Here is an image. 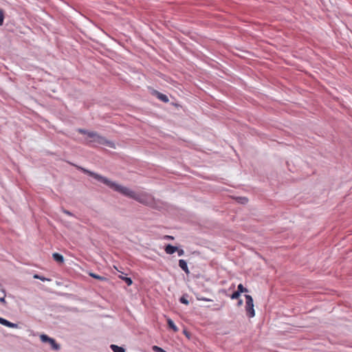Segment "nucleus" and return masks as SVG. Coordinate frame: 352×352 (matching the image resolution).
<instances>
[{"instance_id":"10","label":"nucleus","mask_w":352,"mask_h":352,"mask_svg":"<svg viewBox=\"0 0 352 352\" xmlns=\"http://www.w3.org/2000/svg\"><path fill=\"white\" fill-rule=\"evenodd\" d=\"M89 276H91L94 278H96V279H98V280H102V281L107 280V278L106 277L99 276V275L96 274L94 273H89Z\"/></svg>"},{"instance_id":"26","label":"nucleus","mask_w":352,"mask_h":352,"mask_svg":"<svg viewBox=\"0 0 352 352\" xmlns=\"http://www.w3.org/2000/svg\"><path fill=\"white\" fill-rule=\"evenodd\" d=\"M243 199L244 200L245 202L248 201V199L246 198H243Z\"/></svg>"},{"instance_id":"2","label":"nucleus","mask_w":352,"mask_h":352,"mask_svg":"<svg viewBox=\"0 0 352 352\" xmlns=\"http://www.w3.org/2000/svg\"><path fill=\"white\" fill-rule=\"evenodd\" d=\"M78 131L82 134H86L91 140L90 142H96L102 145H107L111 148H115L113 142L107 140L105 138L100 135L98 133L94 131H87L84 129H79Z\"/></svg>"},{"instance_id":"9","label":"nucleus","mask_w":352,"mask_h":352,"mask_svg":"<svg viewBox=\"0 0 352 352\" xmlns=\"http://www.w3.org/2000/svg\"><path fill=\"white\" fill-rule=\"evenodd\" d=\"M110 348L113 352H125L124 349L122 347L117 346L116 344H111L110 346Z\"/></svg>"},{"instance_id":"25","label":"nucleus","mask_w":352,"mask_h":352,"mask_svg":"<svg viewBox=\"0 0 352 352\" xmlns=\"http://www.w3.org/2000/svg\"><path fill=\"white\" fill-rule=\"evenodd\" d=\"M242 303H243L242 300H240L238 302V305H239V306H240V305H242Z\"/></svg>"},{"instance_id":"15","label":"nucleus","mask_w":352,"mask_h":352,"mask_svg":"<svg viewBox=\"0 0 352 352\" xmlns=\"http://www.w3.org/2000/svg\"><path fill=\"white\" fill-rule=\"evenodd\" d=\"M152 349L155 352H166L163 349L157 346H153Z\"/></svg>"},{"instance_id":"22","label":"nucleus","mask_w":352,"mask_h":352,"mask_svg":"<svg viewBox=\"0 0 352 352\" xmlns=\"http://www.w3.org/2000/svg\"><path fill=\"white\" fill-rule=\"evenodd\" d=\"M179 256H182L184 254V252L183 250H177Z\"/></svg>"},{"instance_id":"21","label":"nucleus","mask_w":352,"mask_h":352,"mask_svg":"<svg viewBox=\"0 0 352 352\" xmlns=\"http://www.w3.org/2000/svg\"><path fill=\"white\" fill-rule=\"evenodd\" d=\"M6 321H7V320L0 317V324H1L5 326L6 323Z\"/></svg>"},{"instance_id":"11","label":"nucleus","mask_w":352,"mask_h":352,"mask_svg":"<svg viewBox=\"0 0 352 352\" xmlns=\"http://www.w3.org/2000/svg\"><path fill=\"white\" fill-rule=\"evenodd\" d=\"M157 98L164 102H167L168 101V97L166 95L161 93H157Z\"/></svg>"},{"instance_id":"1","label":"nucleus","mask_w":352,"mask_h":352,"mask_svg":"<svg viewBox=\"0 0 352 352\" xmlns=\"http://www.w3.org/2000/svg\"><path fill=\"white\" fill-rule=\"evenodd\" d=\"M82 170L85 173H88L90 176L95 178L96 179L102 182L103 184L108 186L109 188L113 189L115 191H117L128 197L132 198L141 204L149 205L153 203L152 197L146 192H135L126 187L122 186L121 185H119L115 182L110 181L107 178L102 177L100 175H98L97 173L91 172L83 168H82Z\"/></svg>"},{"instance_id":"6","label":"nucleus","mask_w":352,"mask_h":352,"mask_svg":"<svg viewBox=\"0 0 352 352\" xmlns=\"http://www.w3.org/2000/svg\"><path fill=\"white\" fill-rule=\"evenodd\" d=\"M179 266L186 273V274H188L189 273V270H188V265H187V263L183 260V259H180L179 261Z\"/></svg>"},{"instance_id":"16","label":"nucleus","mask_w":352,"mask_h":352,"mask_svg":"<svg viewBox=\"0 0 352 352\" xmlns=\"http://www.w3.org/2000/svg\"><path fill=\"white\" fill-rule=\"evenodd\" d=\"M241 294L236 291V292H234L230 296V298L232 299H238L240 296Z\"/></svg>"},{"instance_id":"5","label":"nucleus","mask_w":352,"mask_h":352,"mask_svg":"<svg viewBox=\"0 0 352 352\" xmlns=\"http://www.w3.org/2000/svg\"><path fill=\"white\" fill-rule=\"evenodd\" d=\"M177 248L175 246H173L172 245H167L165 248V252L168 254H173L175 252H177Z\"/></svg>"},{"instance_id":"4","label":"nucleus","mask_w":352,"mask_h":352,"mask_svg":"<svg viewBox=\"0 0 352 352\" xmlns=\"http://www.w3.org/2000/svg\"><path fill=\"white\" fill-rule=\"evenodd\" d=\"M40 340L43 342H48L53 350L58 351L60 349V345L56 342V340L45 334H41L40 336Z\"/></svg>"},{"instance_id":"13","label":"nucleus","mask_w":352,"mask_h":352,"mask_svg":"<svg viewBox=\"0 0 352 352\" xmlns=\"http://www.w3.org/2000/svg\"><path fill=\"white\" fill-rule=\"evenodd\" d=\"M237 289H238V292L241 294V293H243V292H248V289L243 287V285L242 284H239L237 287Z\"/></svg>"},{"instance_id":"18","label":"nucleus","mask_w":352,"mask_h":352,"mask_svg":"<svg viewBox=\"0 0 352 352\" xmlns=\"http://www.w3.org/2000/svg\"><path fill=\"white\" fill-rule=\"evenodd\" d=\"M179 301L183 303V304H185V305H188L189 304V301L187 300L186 298H185L184 296H182L179 299Z\"/></svg>"},{"instance_id":"17","label":"nucleus","mask_w":352,"mask_h":352,"mask_svg":"<svg viewBox=\"0 0 352 352\" xmlns=\"http://www.w3.org/2000/svg\"><path fill=\"white\" fill-rule=\"evenodd\" d=\"M34 278H36V279H39V280H41L42 281L50 280V279L46 278L45 277H43V276H41L40 275H38V274H34Z\"/></svg>"},{"instance_id":"27","label":"nucleus","mask_w":352,"mask_h":352,"mask_svg":"<svg viewBox=\"0 0 352 352\" xmlns=\"http://www.w3.org/2000/svg\"><path fill=\"white\" fill-rule=\"evenodd\" d=\"M167 237H168V239H173V237H172V236H167Z\"/></svg>"},{"instance_id":"20","label":"nucleus","mask_w":352,"mask_h":352,"mask_svg":"<svg viewBox=\"0 0 352 352\" xmlns=\"http://www.w3.org/2000/svg\"><path fill=\"white\" fill-rule=\"evenodd\" d=\"M3 292L4 293V295H3V297H1V298H0V302L3 303V304H6V300H5V296H6L5 291H4V290H3Z\"/></svg>"},{"instance_id":"3","label":"nucleus","mask_w":352,"mask_h":352,"mask_svg":"<svg viewBox=\"0 0 352 352\" xmlns=\"http://www.w3.org/2000/svg\"><path fill=\"white\" fill-rule=\"evenodd\" d=\"M245 311L247 316L249 318H253L255 316V311L254 309L253 298L250 295H245Z\"/></svg>"},{"instance_id":"12","label":"nucleus","mask_w":352,"mask_h":352,"mask_svg":"<svg viewBox=\"0 0 352 352\" xmlns=\"http://www.w3.org/2000/svg\"><path fill=\"white\" fill-rule=\"evenodd\" d=\"M120 278L127 284V285L130 286L132 285L133 281L131 278L122 276H120Z\"/></svg>"},{"instance_id":"24","label":"nucleus","mask_w":352,"mask_h":352,"mask_svg":"<svg viewBox=\"0 0 352 352\" xmlns=\"http://www.w3.org/2000/svg\"><path fill=\"white\" fill-rule=\"evenodd\" d=\"M64 212L68 215H72L71 212L67 210H64Z\"/></svg>"},{"instance_id":"14","label":"nucleus","mask_w":352,"mask_h":352,"mask_svg":"<svg viewBox=\"0 0 352 352\" xmlns=\"http://www.w3.org/2000/svg\"><path fill=\"white\" fill-rule=\"evenodd\" d=\"M6 327H10V328H17L18 327V325L17 324H15V323H12L8 320L6 321Z\"/></svg>"},{"instance_id":"8","label":"nucleus","mask_w":352,"mask_h":352,"mask_svg":"<svg viewBox=\"0 0 352 352\" xmlns=\"http://www.w3.org/2000/svg\"><path fill=\"white\" fill-rule=\"evenodd\" d=\"M167 323H168L169 328L173 329V331H175V332L178 331L177 327L175 324V323L170 318L167 319Z\"/></svg>"},{"instance_id":"23","label":"nucleus","mask_w":352,"mask_h":352,"mask_svg":"<svg viewBox=\"0 0 352 352\" xmlns=\"http://www.w3.org/2000/svg\"><path fill=\"white\" fill-rule=\"evenodd\" d=\"M201 300H202L204 301H210L211 300L210 299H208V298H203Z\"/></svg>"},{"instance_id":"19","label":"nucleus","mask_w":352,"mask_h":352,"mask_svg":"<svg viewBox=\"0 0 352 352\" xmlns=\"http://www.w3.org/2000/svg\"><path fill=\"white\" fill-rule=\"evenodd\" d=\"M3 19H4L3 12L1 9H0V25H3Z\"/></svg>"},{"instance_id":"7","label":"nucleus","mask_w":352,"mask_h":352,"mask_svg":"<svg viewBox=\"0 0 352 352\" xmlns=\"http://www.w3.org/2000/svg\"><path fill=\"white\" fill-rule=\"evenodd\" d=\"M52 257H53L54 261H56V262H58L59 263H62L64 261L63 256L61 254H58V253H54L52 254Z\"/></svg>"}]
</instances>
